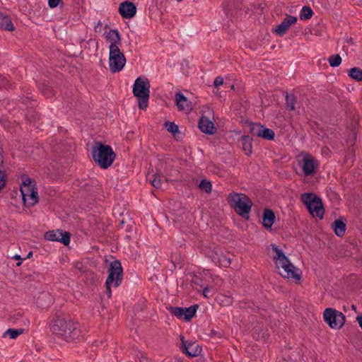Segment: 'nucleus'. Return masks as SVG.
<instances>
[{
    "label": "nucleus",
    "instance_id": "nucleus-1",
    "mask_svg": "<svg viewBox=\"0 0 362 362\" xmlns=\"http://www.w3.org/2000/svg\"><path fill=\"white\" fill-rule=\"evenodd\" d=\"M92 157L101 168L107 169L114 162L116 154L110 146L96 141L92 146Z\"/></svg>",
    "mask_w": 362,
    "mask_h": 362
},
{
    "label": "nucleus",
    "instance_id": "nucleus-2",
    "mask_svg": "<svg viewBox=\"0 0 362 362\" xmlns=\"http://www.w3.org/2000/svg\"><path fill=\"white\" fill-rule=\"evenodd\" d=\"M228 202L238 215L243 218H249L252 202L247 195L233 192L228 195Z\"/></svg>",
    "mask_w": 362,
    "mask_h": 362
},
{
    "label": "nucleus",
    "instance_id": "nucleus-3",
    "mask_svg": "<svg viewBox=\"0 0 362 362\" xmlns=\"http://www.w3.org/2000/svg\"><path fill=\"white\" fill-rule=\"evenodd\" d=\"M123 279V269L119 260L112 261L108 268V276L105 282V293L108 298L112 296L111 286L118 287Z\"/></svg>",
    "mask_w": 362,
    "mask_h": 362
},
{
    "label": "nucleus",
    "instance_id": "nucleus-4",
    "mask_svg": "<svg viewBox=\"0 0 362 362\" xmlns=\"http://www.w3.org/2000/svg\"><path fill=\"white\" fill-rule=\"evenodd\" d=\"M150 87V82L146 78L138 77L134 82L133 93L138 98L139 107L141 110L148 107Z\"/></svg>",
    "mask_w": 362,
    "mask_h": 362
},
{
    "label": "nucleus",
    "instance_id": "nucleus-5",
    "mask_svg": "<svg viewBox=\"0 0 362 362\" xmlns=\"http://www.w3.org/2000/svg\"><path fill=\"white\" fill-rule=\"evenodd\" d=\"M301 200L313 216L323 218L325 209L322 202L318 196L313 192L304 193L301 195Z\"/></svg>",
    "mask_w": 362,
    "mask_h": 362
},
{
    "label": "nucleus",
    "instance_id": "nucleus-6",
    "mask_svg": "<svg viewBox=\"0 0 362 362\" xmlns=\"http://www.w3.org/2000/svg\"><path fill=\"white\" fill-rule=\"evenodd\" d=\"M109 66L112 73L120 71L125 65L126 59L119 47L110 45Z\"/></svg>",
    "mask_w": 362,
    "mask_h": 362
},
{
    "label": "nucleus",
    "instance_id": "nucleus-7",
    "mask_svg": "<svg viewBox=\"0 0 362 362\" xmlns=\"http://www.w3.org/2000/svg\"><path fill=\"white\" fill-rule=\"evenodd\" d=\"M276 267L278 269L280 268L282 271H279V274L284 277L287 279H292L296 281H300L302 276V272L298 268H296L288 259L286 258V261L278 262V264H276Z\"/></svg>",
    "mask_w": 362,
    "mask_h": 362
},
{
    "label": "nucleus",
    "instance_id": "nucleus-8",
    "mask_svg": "<svg viewBox=\"0 0 362 362\" xmlns=\"http://www.w3.org/2000/svg\"><path fill=\"white\" fill-rule=\"evenodd\" d=\"M323 317L325 321L333 329H340L345 322V315L333 308H326Z\"/></svg>",
    "mask_w": 362,
    "mask_h": 362
},
{
    "label": "nucleus",
    "instance_id": "nucleus-9",
    "mask_svg": "<svg viewBox=\"0 0 362 362\" xmlns=\"http://www.w3.org/2000/svg\"><path fill=\"white\" fill-rule=\"evenodd\" d=\"M68 322H69V320L65 317H56L50 322V330L54 334L59 335L63 338L64 334H66Z\"/></svg>",
    "mask_w": 362,
    "mask_h": 362
},
{
    "label": "nucleus",
    "instance_id": "nucleus-10",
    "mask_svg": "<svg viewBox=\"0 0 362 362\" xmlns=\"http://www.w3.org/2000/svg\"><path fill=\"white\" fill-rule=\"evenodd\" d=\"M45 238L50 241H57L64 245H68L70 243V233L63 232L62 230H49L45 233Z\"/></svg>",
    "mask_w": 362,
    "mask_h": 362
},
{
    "label": "nucleus",
    "instance_id": "nucleus-11",
    "mask_svg": "<svg viewBox=\"0 0 362 362\" xmlns=\"http://www.w3.org/2000/svg\"><path fill=\"white\" fill-rule=\"evenodd\" d=\"M66 329V334L62 339L68 342L78 339L81 337V331L78 322L69 320Z\"/></svg>",
    "mask_w": 362,
    "mask_h": 362
},
{
    "label": "nucleus",
    "instance_id": "nucleus-12",
    "mask_svg": "<svg viewBox=\"0 0 362 362\" xmlns=\"http://www.w3.org/2000/svg\"><path fill=\"white\" fill-rule=\"evenodd\" d=\"M302 160L303 173L306 176L314 175L318 167L317 160L310 154H306Z\"/></svg>",
    "mask_w": 362,
    "mask_h": 362
},
{
    "label": "nucleus",
    "instance_id": "nucleus-13",
    "mask_svg": "<svg viewBox=\"0 0 362 362\" xmlns=\"http://www.w3.org/2000/svg\"><path fill=\"white\" fill-rule=\"evenodd\" d=\"M297 17L291 15H286V17L278 25H276L273 31L279 36L284 35L288 30L290 26L297 22Z\"/></svg>",
    "mask_w": 362,
    "mask_h": 362
},
{
    "label": "nucleus",
    "instance_id": "nucleus-14",
    "mask_svg": "<svg viewBox=\"0 0 362 362\" xmlns=\"http://www.w3.org/2000/svg\"><path fill=\"white\" fill-rule=\"evenodd\" d=\"M119 13L124 18H132L136 13V7L133 2L124 1L119 4Z\"/></svg>",
    "mask_w": 362,
    "mask_h": 362
},
{
    "label": "nucleus",
    "instance_id": "nucleus-15",
    "mask_svg": "<svg viewBox=\"0 0 362 362\" xmlns=\"http://www.w3.org/2000/svg\"><path fill=\"white\" fill-rule=\"evenodd\" d=\"M199 129L208 134H214L216 132V127L214 122L210 121L206 116H202L198 124Z\"/></svg>",
    "mask_w": 362,
    "mask_h": 362
},
{
    "label": "nucleus",
    "instance_id": "nucleus-16",
    "mask_svg": "<svg viewBox=\"0 0 362 362\" xmlns=\"http://www.w3.org/2000/svg\"><path fill=\"white\" fill-rule=\"evenodd\" d=\"M176 104L180 110L189 112L192 109V103L188 99L180 92L175 94Z\"/></svg>",
    "mask_w": 362,
    "mask_h": 362
},
{
    "label": "nucleus",
    "instance_id": "nucleus-17",
    "mask_svg": "<svg viewBox=\"0 0 362 362\" xmlns=\"http://www.w3.org/2000/svg\"><path fill=\"white\" fill-rule=\"evenodd\" d=\"M180 349L182 353L192 357L199 356L202 351V347L196 342L191 341L187 344L186 346Z\"/></svg>",
    "mask_w": 362,
    "mask_h": 362
},
{
    "label": "nucleus",
    "instance_id": "nucleus-18",
    "mask_svg": "<svg viewBox=\"0 0 362 362\" xmlns=\"http://www.w3.org/2000/svg\"><path fill=\"white\" fill-rule=\"evenodd\" d=\"M275 220V214L270 209H265L262 214V225L266 229L271 228Z\"/></svg>",
    "mask_w": 362,
    "mask_h": 362
},
{
    "label": "nucleus",
    "instance_id": "nucleus-19",
    "mask_svg": "<svg viewBox=\"0 0 362 362\" xmlns=\"http://www.w3.org/2000/svg\"><path fill=\"white\" fill-rule=\"evenodd\" d=\"M0 28L7 31H13L15 28L8 16L0 12Z\"/></svg>",
    "mask_w": 362,
    "mask_h": 362
},
{
    "label": "nucleus",
    "instance_id": "nucleus-20",
    "mask_svg": "<svg viewBox=\"0 0 362 362\" xmlns=\"http://www.w3.org/2000/svg\"><path fill=\"white\" fill-rule=\"evenodd\" d=\"M212 260L216 264H218L219 266L223 267H228L230 264V257L223 255L222 253L219 254L217 252L214 253L212 257Z\"/></svg>",
    "mask_w": 362,
    "mask_h": 362
},
{
    "label": "nucleus",
    "instance_id": "nucleus-21",
    "mask_svg": "<svg viewBox=\"0 0 362 362\" xmlns=\"http://www.w3.org/2000/svg\"><path fill=\"white\" fill-rule=\"evenodd\" d=\"M25 192L27 198V202L26 204H25V206L30 207L38 202L37 192L35 191L34 188L28 189Z\"/></svg>",
    "mask_w": 362,
    "mask_h": 362
},
{
    "label": "nucleus",
    "instance_id": "nucleus-22",
    "mask_svg": "<svg viewBox=\"0 0 362 362\" xmlns=\"http://www.w3.org/2000/svg\"><path fill=\"white\" fill-rule=\"evenodd\" d=\"M332 228L338 237H342L345 234L346 223L341 220H335L332 223Z\"/></svg>",
    "mask_w": 362,
    "mask_h": 362
},
{
    "label": "nucleus",
    "instance_id": "nucleus-23",
    "mask_svg": "<svg viewBox=\"0 0 362 362\" xmlns=\"http://www.w3.org/2000/svg\"><path fill=\"white\" fill-rule=\"evenodd\" d=\"M107 40H110V45H115L116 47H119L121 44V35L117 30H111L107 35Z\"/></svg>",
    "mask_w": 362,
    "mask_h": 362
},
{
    "label": "nucleus",
    "instance_id": "nucleus-24",
    "mask_svg": "<svg viewBox=\"0 0 362 362\" xmlns=\"http://www.w3.org/2000/svg\"><path fill=\"white\" fill-rule=\"evenodd\" d=\"M252 139L247 135L241 136L240 139L243 150L245 152L246 155L252 153Z\"/></svg>",
    "mask_w": 362,
    "mask_h": 362
},
{
    "label": "nucleus",
    "instance_id": "nucleus-25",
    "mask_svg": "<svg viewBox=\"0 0 362 362\" xmlns=\"http://www.w3.org/2000/svg\"><path fill=\"white\" fill-rule=\"evenodd\" d=\"M23 187H21L20 190L23 203L24 204H26L27 198L25 192L28 190V189L34 188V185H32V180L30 177H26L25 179L23 180Z\"/></svg>",
    "mask_w": 362,
    "mask_h": 362
},
{
    "label": "nucleus",
    "instance_id": "nucleus-26",
    "mask_svg": "<svg viewBox=\"0 0 362 362\" xmlns=\"http://www.w3.org/2000/svg\"><path fill=\"white\" fill-rule=\"evenodd\" d=\"M272 251L275 253V255L273 257V260L275 263V264H278V262H282L286 261L287 257L285 255V254L283 252V251L279 248V247L275 244L271 245Z\"/></svg>",
    "mask_w": 362,
    "mask_h": 362
},
{
    "label": "nucleus",
    "instance_id": "nucleus-27",
    "mask_svg": "<svg viewBox=\"0 0 362 362\" xmlns=\"http://www.w3.org/2000/svg\"><path fill=\"white\" fill-rule=\"evenodd\" d=\"M198 308L197 304L192 305L189 308H184V320H190L195 315Z\"/></svg>",
    "mask_w": 362,
    "mask_h": 362
},
{
    "label": "nucleus",
    "instance_id": "nucleus-28",
    "mask_svg": "<svg viewBox=\"0 0 362 362\" xmlns=\"http://www.w3.org/2000/svg\"><path fill=\"white\" fill-rule=\"evenodd\" d=\"M349 76L356 81H362V69L358 67H354L349 69Z\"/></svg>",
    "mask_w": 362,
    "mask_h": 362
},
{
    "label": "nucleus",
    "instance_id": "nucleus-29",
    "mask_svg": "<svg viewBox=\"0 0 362 362\" xmlns=\"http://www.w3.org/2000/svg\"><path fill=\"white\" fill-rule=\"evenodd\" d=\"M25 332V329L23 328L19 329H8L3 334V337H5L6 335H8L10 339H16L18 336L22 334Z\"/></svg>",
    "mask_w": 362,
    "mask_h": 362
},
{
    "label": "nucleus",
    "instance_id": "nucleus-30",
    "mask_svg": "<svg viewBox=\"0 0 362 362\" xmlns=\"http://www.w3.org/2000/svg\"><path fill=\"white\" fill-rule=\"evenodd\" d=\"M296 103V97L293 94H286V105L288 110H294L295 105Z\"/></svg>",
    "mask_w": 362,
    "mask_h": 362
},
{
    "label": "nucleus",
    "instance_id": "nucleus-31",
    "mask_svg": "<svg viewBox=\"0 0 362 362\" xmlns=\"http://www.w3.org/2000/svg\"><path fill=\"white\" fill-rule=\"evenodd\" d=\"M2 148L0 147V189L4 187L6 185V175L4 170L1 169V165L4 162V157L2 155Z\"/></svg>",
    "mask_w": 362,
    "mask_h": 362
},
{
    "label": "nucleus",
    "instance_id": "nucleus-32",
    "mask_svg": "<svg viewBox=\"0 0 362 362\" xmlns=\"http://www.w3.org/2000/svg\"><path fill=\"white\" fill-rule=\"evenodd\" d=\"M313 11L312 8L308 6H304L300 13V20L305 21L312 18Z\"/></svg>",
    "mask_w": 362,
    "mask_h": 362
},
{
    "label": "nucleus",
    "instance_id": "nucleus-33",
    "mask_svg": "<svg viewBox=\"0 0 362 362\" xmlns=\"http://www.w3.org/2000/svg\"><path fill=\"white\" fill-rule=\"evenodd\" d=\"M274 136L275 134L272 129L266 128L264 126L262 127L259 137L267 140H273Z\"/></svg>",
    "mask_w": 362,
    "mask_h": 362
},
{
    "label": "nucleus",
    "instance_id": "nucleus-34",
    "mask_svg": "<svg viewBox=\"0 0 362 362\" xmlns=\"http://www.w3.org/2000/svg\"><path fill=\"white\" fill-rule=\"evenodd\" d=\"M263 125L258 123H251L250 125V133L255 136L259 137Z\"/></svg>",
    "mask_w": 362,
    "mask_h": 362
},
{
    "label": "nucleus",
    "instance_id": "nucleus-35",
    "mask_svg": "<svg viewBox=\"0 0 362 362\" xmlns=\"http://www.w3.org/2000/svg\"><path fill=\"white\" fill-rule=\"evenodd\" d=\"M25 117L30 122H35L40 119L39 114L33 109L28 110L25 113Z\"/></svg>",
    "mask_w": 362,
    "mask_h": 362
},
{
    "label": "nucleus",
    "instance_id": "nucleus-36",
    "mask_svg": "<svg viewBox=\"0 0 362 362\" xmlns=\"http://www.w3.org/2000/svg\"><path fill=\"white\" fill-rule=\"evenodd\" d=\"M168 309L172 315L180 319H184V308L170 306Z\"/></svg>",
    "mask_w": 362,
    "mask_h": 362
},
{
    "label": "nucleus",
    "instance_id": "nucleus-37",
    "mask_svg": "<svg viewBox=\"0 0 362 362\" xmlns=\"http://www.w3.org/2000/svg\"><path fill=\"white\" fill-rule=\"evenodd\" d=\"M328 61L331 66L337 67L341 63V57L339 56V54L331 55L329 57Z\"/></svg>",
    "mask_w": 362,
    "mask_h": 362
},
{
    "label": "nucleus",
    "instance_id": "nucleus-38",
    "mask_svg": "<svg viewBox=\"0 0 362 362\" xmlns=\"http://www.w3.org/2000/svg\"><path fill=\"white\" fill-rule=\"evenodd\" d=\"M211 183L206 180H202L199 185V187L206 193H210L211 192Z\"/></svg>",
    "mask_w": 362,
    "mask_h": 362
},
{
    "label": "nucleus",
    "instance_id": "nucleus-39",
    "mask_svg": "<svg viewBox=\"0 0 362 362\" xmlns=\"http://www.w3.org/2000/svg\"><path fill=\"white\" fill-rule=\"evenodd\" d=\"M153 179H149L151 185L156 187L159 188L161 186V180H160V175L158 173L153 174L152 175Z\"/></svg>",
    "mask_w": 362,
    "mask_h": 362
},
{
    "label": "nucleus",
    "instance_id": "nucleus-40",
    "mask_svg": "<svg viewBox=\"0 0 362 362\" xmlns=\"http://www.w3.org/2000/svg\"><path fill=\"white\" fill-rule=\"evenodd\" d=\"M165 126L167 128V130L170 133L175 134L178 132V126L174 122H165Z\"/></svg>",
    "mask_w": 362,
    "mask_h": 362
},
{
    "label": "nucleus",
    "instance_id": "nucleus-41",
    "mask_svg": "<svg viewBox=\"0 0 362 362\" xmlns=\"http://www.w3.org/2000/svg\"><path fill=\"white\" fill-rule=\"evenodd\" d=\"M23 313L21 311L15 312L13 315L11 316V320L14 323H17L18 320H21L23 318Z\"/></svg>",
    "mask_w": 362,
    "mask_h": 362
},
{
    "label": "nucleus",
    "instance_id": "nucleus-42",
    "mask_svg": "<svg viewBox=\"0 0 362 362\" xmlns=\"http://www.w3.org/2000/svg\"><path fill=\"white\" fill-rule=\"evenodd\" d=\"M42 91L47 98H49L54 94L52 88L47 86H43Z\"/></svg>",
    "mask_w": 362,
    "mask_h": 362
},
{
    "label": "nucleus",
    "instance_id": "nucleus-43",
    "mask_svg": "<svg viewBox=\"0 0 362 362\" xmlns=\"http://www.w3.org/2000/svg\"><path fill=\"white\" fill-rule=\"evenodd\" d=\"M62 0H48V5L50 8L57 7Z\"/></svg>",
    "mask_w": 362,
    "mask_h": 362
},
{
    "label": "nucleus",
    "instance_id": "nucleus-44",
    "mask_svg": "<svg viewBox=\"0 0 362 362\" xmlns=\"http://www.w3.org/2000/svg\"><path fill=\"white\" fill-rule=\"evenodd\" d=\"M223 83V79L221 76H218L215 78L214 82V86L215 87H218L219 86L222 85Z\"/></svg>",
    "mask_w": 362,
    "mask_h": 362
},
{
    "label": "nucleus",
    "instance_id": "nucleus-45",
    "mask_svg": "<svg viewBox=\"0 0 362 362\" xmlns=\"http://www.w3.org/2000/svg\"><path fill=\"white\" fill-rule=\"evenodd\" d=\"M210 288L209 287H205L203 290V295L205 298H209L211 295L209 294Z\"/></svg>",
    "mask_w": 362,
    "mask_h": 362
},
{
    "label": "nucleus",
    "instance_id": "nucleus-46",
    "mask_svg": "<svg viewBox=\"0 0 362 362\" xmlns=\"http://www.w3.org/2000/svg\"><path fill=\"white\" fill-rule=\"evenodd\" d=\"M180 340L182 341V346L181 348H183L186 346L187 344H188L190 341H185V337L182 335H180Z\"/></svg>",
    "mask_w": 362,
    "mask_h": 362
},
{
    "label": "nucleus",
    "instance_id": "nucleus-47",
    "mask_svg": "<svg viewBox=\"0 0 362 362\" xmlns=\"http://www.w3.org/2000/svg\"><path fill=\"white\" fill-rule=\"evenodd\" d=\"M356 320L359 324V326L362 329V315L357 316Z\"/></svg>",
    "mask_w": 362,
    "mask_h": 362
},
{
    "label": "nucleus",
    "instance_id": "nucleus-48",
    "mask_svg": "<svg viewBox=\"0 0 362 362\" xmlns=\"http://www.w3.org/2000/svg\"><path fill=\"white\" fill-rule=\"evenodd\" d=\"M14 259H18V260H22L21 257L20 255H16L14 257H13Z\"/></svg>",
    "mask_w": 362,
    "mask_h": 362
},
{
    "label": "nucleus",
    "instance_id": "nucleus-49",
    "mask_svg": "<svg viewBox=\"0 0 362 362\" xmlns=\"http://www.w3.org/2000/svg\"><path fill=\"white\" fill-rule=\"evenodd\" d=\"M28 102V98L22 100V103L23 104H27Z\"/></svg>",
    "mask_w": 362,
    "mask_h": 362
},
{
    "label": "nucleus",
    "instance_id": "nucleus-50",
    "mask_svg": "<svg viewBox=\"0 0 362 362\" xmlns=\"http://www.w3.org/2000/svg\"><path fill=\"white\" fill-rule=\"evenodd\" d=\"M42 296H43V297H48V298H49V294H47V293H44V294H42Z\"/></svg>",
    "mask_w": 362,
    "mask_h": 362
},
{
    "label": "nucleus",
    "instance_id": "nucleus-51",
    "mask_svg": "<svg viewBox=\"0 0 362 362\" xmlns=\"http://www.w3.org/2000/svg\"><path fill=\"white\" fill-rule=\"evenodd\" d=\"M22 262L21 260H19V262H17L16 265L20 266Z\"/></svg>",
    "mask_w": 362,
    "mask_h": 362
},
{
    "label": "nucleus",
    "instance_id": "nucleus-52",
    "mask_svg": "<svg viewBox=\"0 0 362 362\" xmlns=\"http://www.w3.org/2000/svg\"><path fill=\"white\" fill-rule=\"evenodd\" d=\"M352 308L356 310V306L354 305H352Z\"/></svg>",
    "mask_w": 362,
    "mask_h": 362
},
{
    "label": "nucleus",
    "instance_id": "nucleus-53",
    "mask_svg": "<svg viewBox=\"0 0 362 362\" xmlns=\"http://www.w3.org/2000/svg\"><path fill=\"white\" fill-rule=\"evenodd\" d=\"M31 255H32V252H30V253L28 254V257H30Z\"/></svg>",
    "mask_w": 362,
    "mask_h": 362
}]
</instances>
